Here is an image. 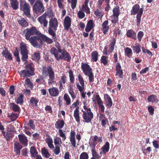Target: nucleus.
I'll use <instances>...</instances> for the list:
<instances>
[{"label": "nucleus", "instance_id": "f257e3e1", "mask_svg": "<svg viewBox=\"0 0 159 159\" xmlns=\"http://www.w3.org/2000/svg\"><path fill=\"white\" fill-rule=\"evenodd\" d=\"M58 27V22L57 19L55 18H52L49 22V27L48 32L49 34L52 37L54 41L57 40L56 31Z\"/></svg>", "mask_w": 159, "mask_h": 159}, {"label": "nucleus", "instance_id": "f03ea898", "mask_svg": "<svg viewBox=\"0 0 159 159\" xmlns=\"http://www.w3.org/2000/svg\"><path fill=\"white\" fill-rule=\"evenodd\" d=\"M42 74L45 76H48V84H51L54 82L55 74L51 66H43L42 69Z\"/></svg>", "mask_w": 159, "mask_h": 159}, {"label": "nucleus", "instance_id": "7ed1b4c3", "mask_svg": "<svg viewBox=\"0 0 159 159\" xmlns=\"http://www.w3.org/2000/svg\"><path fill=\"white\" fill-rule=\"evenodd\" d=\"M24 70H21L20 75L22 77H30L35 75L34 65L32 63L27 64L25 66Z\"/></svg>", "mask_w": 159, "mask_h": 159}, {"label": "nucleus", "instance_id": "20e7f679", "mask_svg": "<svg viewBox=\"0 0 159 159\" xmlns=\"http://www.w3.org/2000/svg\"><path fill=\"white\" fill-rule=\"evenodd\" d=\"M81 68L84 74L89 77V82H93L94 80V75L92 69L90 66L87 63L82 62Z\"/></svg>", "mask_w": 159, "mask_h": 159}, {"label": "nucleus", "instance_id": "39448f33", "mask_svg": "<svg viewBox=\"0 0 159 159\" xmlns=\"http://www.w3.org/2000/svg\"><path fill=\"white\" fill-rule=\"evenodd\" d=\"M20 11L28 17L31 18L30 7L25 0H20Z\"/></svg>", "mask_w": 159, "mask_h": 159}, {"label": "nucleus", "instance_id": "423d86ee", "mask_svg": "<svg viewBox=\"0 0 159 159\" xmlns=\"http://www.w3.org/2000/svg\"><path fill=\"white\" fill-rule=\"evenodd\" d=\"M61 55H59L58 53L54 56L56 59L57 61L63 60L65 61H66L68 62H70L71 57L70 54L65 49H63L61 52Z\"/></svg>", "mask_w": 159, "mask_h": 159}, {"label": "nucleus", "instance_id": "0eeeda50", "mask_svg": "<svg viewBox=\"0 0 159 159\" xmlns=\"http://www.w3.org/2000/svg\"><path fill=\"white\" fill-rule=\"evenodd\" d=\"M78 79L81 85H80L79 83H76V86L80 93L82 97L83 98H84L85 97V94L84 92L85 86L84 82L83 77L80 74H78Z\"/></svg>", "mask_w": 159, "mask_h": 159}, {"label": "nucleus", "instance_id": "6e6552de", "mask_svg": "<svg viewBox=\"0 0 159 159\" xmlns=\"http://www.w3.org/2000/svg\"><path fill=\"white\" fill-rule=\"evenodd\" d=\"M42 2V1L41 0H38L34 4L33 7L34 12L38 14L39 13H42L45 11Z\"/></svg>", "mask_w": 159, "mask_h": 159}, {"label": "nucleus", "instance_id": "1a4fd4ad", "mask_svg": "<svg viewBox=\"0 0 159 159\" xmlns=\"http://www.w3.org/2000/svg\"><path fill=\"white\" fill-rule=\"evenodd\" d=\"M39 31L35 27H32L30 28H27L23 32V34H25L26 39L27 40L30 39L31 36L37 35L39 34Z\"/></svg>", "mask_w": 159, "mask_h": 159}, {"label": "nucleus", "instance_id": "9d476101", "mask_svg": "<svg viewBox=\"0 0 159 159\" xmlns=\"http://www.w3.org/2000/svg\"><path fill=\"white\" fill-rule=\"evenodd\" d=\"M89 112L84 111L83 110V112L82 117L84 120V121L87 123L90 122L93 117V114L91 111V109H89Z\"/></svg>", "mask_w": 159, "mask_h": 159}, {"label": "nucleus", "instance_id": "9b49d317", "mask_svg": "<svg viewBox=\"0 0 159 159\" xmlns=\"http://www.w3.org/2000/svg\"><path fill=\"white\" fill-rule=\"evenodd\" d=\"M20 49L21 50V54L22 55V60L23 61H25L27 60L28 58V52L25 44H22L20 45Z\"/></svg>", "mask_w": 159, "mask_h": 159}, {"label": "nucleus", "instance_id": "f8f14e48", "mask_svg": "<svg viewBox=\"0 0 159 159\" xmlns=\"http://www.w3.org/2000/svg\"><path fill=\"white\" fill-rule=\"evenodd\" d=\"M55 42V46L56 48L53 47L51 48L50 51L51 54L53 55L54 56L57 54L59 53V52H61L62 50L61 49V47L60 43L58 42H57V41Z\"/></svg>", "mask_w": 159, "mask_h": 159}, {"label": "nucleus", "instance_id": "ddd939ff", "mask_svg": "<svg viewBox=\"0 0 159 159\" xmlns=\"http://www.w3.org/2000/svg\"><path fill=\"white\" fill-rule=\"evenodd\" d=\"M71 19L68 16H66L64 20L63 26L64 29L68 31L71 25Z\"/></svg>", "mask_w": 159, "mask_h": 159}, {"label": "nucleus", "instance_id": "4468645a", "mask_svg": "<svg viewBox=\"0 0 159 159\" xmlns=\"http://www.w3.org/2000/svg\"><path fill=\"white\" fill-rule=\"evenodd\" d=\"M47 14L44 13L41 16L39 17L38 18V20L40 24L43 25L44 27H47L48 22L46 20Z\"/></svg>", "mask_w": 159, "mask_h": 159}, {"label": "nucleus", "instance_id": "2eb2a0df", "mask_svg": "<svg viewBox=\"0 0 159 159\" xmlns=\"http://www.w3.org/2000/svg\"><path fill=\"white\" fill-rule=\"evenodd\" d=\"M48 92L50 95L53 97L58 96L59 94L58 89L56 87H53L52 88L49 89Z\"/></svg>", "mask_w": 159, "mask_h": 159}, {"label": "nucleus", "instance_id": "dca6fc26", "mask_svg": "<svg viewBox=\"0 0 159 159\" xmlns=\"http://www.w3.org/2000/svg\"><path fill=\"white\" fill-rule=\"evenodd\" d=\"M5 48V50H3L1 54L7 60H12V58L11 54L9 52L7 48Z\"/></svg>", "mask_w": 159, "mask_h": 159}, {"label": "nucleus", "instance_id": "f3484780", "mask_svg": "<svg viewBox=\"0 0 159 159\" xmlns=\"http://www.w3.org/2000/svg\"><path fill=\"white\" fill-rule=\"evenodd\" d=\"M94 24L93 20H89L87 23L85 29V31L87 32H89L94 27Z\"/></svg>", "mask_w": 159, "mask_h": 159}, {"label": "nucleus", "instance_id": "a211bd4d", "mask_svg": "<svg viewBox=\"0 0 159 159\" xmlns=\"http://www.w3.org/2000/svg\"><path fill=\"white\" fill-rule=\"evenodd\" d=\"M20 142L25 146L28 145V140L24 134H20L18 135Z\"/></svg>", "mask_w": 159, "mask_h": 159}, {"label": "nucleus", "instance_id": "6ab92c4d", "mask_svg": "<svg viewBox=\"0 0 159 159\" xmlns=\"http://www.w3.org/2000/svg\"><path fill=\"white\" fill-rule=\"evenodd\" d=\"M140 6L139 4H136L134 5L130 11L131 15H135L138 14L140 11Z\"/></svg>", "mask_w": 159, "mask_h": 159}, {"label": "nucleus", "instance_id": "aec40b11", "mask_svg": "<svg viewBox=\"0 0 159 159\" xmlns=\"http://www.w3.org/2000/svg\"><path fill=\"white\" fill-rule=\"evenodd\" d=\"M22 146L19 143L15 142L14 143V151L17 155H20V150Z\"/></svg>", "mask_w": 159, "mask_h": 159}, {"label": "nucleus", "instance_id": "412c9836", "mask_svg": "<svg viewBox=\"0 0 159 159\" xmlns=\"http://www.w3.org/2000/svg\"><path fill=\"white\" fill-rule=\"evenodd\" d=\"M109 21L107 20H105L102 24V31L104 34H107L109 29Z\"/></svg>", "mask_w": 159, "mask_h": 159}, {"label": "nucleus", "instance_id": "4be33fe9", "mask_svg": "<svg viewBox=\"0 0 159 159\" xmlns=\"http://www.w3.org/2000/svg\"><path fill=\"white\" fill-rule=\"evenodd\" d=\"M126 35L128 37L132 38L134 40L137 39L136 33L132 29L129 30L127 31Z\"/></svg>", "mask_w": 159, "mask_h": 159}, {"label": "nucleus", "instance_id": "5701e85b", "mask_svg": "<svg viewBox=\"0 0 159 159\" xmlns=\"http://www.w3.org/2000/svg\"><path fill=\"white\" fill-rule=\"evenodd\" d=\"M2 133L7 141L10 140V139L12 138L14 135L13 134L14 132L8 130H7L6 132H5L4 130Z\"/></svg>", "mask_w": 159, "mask_h": 159}, {"label": "nucleus", "instance_id": "b1692460", "mask_svg": "<svg viewBox=\"0 0 159 159\" xmlns=\"http://www.w3.org/2000/svg\"><path fill=\"white\" fill-rule=\"evenodd\" d=\"M143 8H141L139 12L137 14L136 16V25L137 26L140 25L141 20V17L143 14Z\"/></svg>", "mask_w": 159, "mask_h": 159}, {"label": "nucleus", "instance_id": "393cba45", "mask_svg": "<svg viewBox=\"0 0 159 159\" xmlns=\"http://www.w3.org/2000/svg\"><path fill=\"white\" fill-rule=\"evenodd\" d=\"M64 121L63 120H58L55 124V127L57 129H61L64 126Z\"/></svg>", "mask_w": 159, "mask_h": 159}, {"label": "nucleus", "instance_id": "a878e982", "mask_svg": "<svg viewBox=\"0 0 159 159\" xmlns=\"http://www.w3.org/2000/svg\"><path fill=\"white\" fill-rule=\"evenodd\" d=\"M10 2L11 7L13 10H16L19 8V2L17 0H10Z\"/></svg>", "mask_w": 159, "mask_h": 159}, {"label": "nucleus", "instance_id": "bb28decb", "mask_svg": "<svg viewBox=\"0 0 159 159\" xmlns=\"http://www.w3.org/2000/svg\"><path fill=\"white\" fill-rule=\"evenodd\" d=\"M95 15L99 18H102L103 15V12L102 10L101 7H99L94 12Z\"/></svg>", "mask_w": 159, "mask_h": 159}, {"label": "nucleus", "instance_id": "cd10ccee", "mask_svg": "<svg viewBox=\"0 0 159 159\" xmlns=\"http://www.w3.org/2000/svg\"><path fill=\"white\" fill-rule=\"evenodd\" d=\"M99 120L101 121L102 126L105 127V126L107 124V122H108V120L104 115L101 114L99 116Z\"/></svg>", "mask_w": 159, "mask_h": 159}, {"label": "nucleus", "instance_id": "c85d7f7f", "mask_svg": "<svg viewBox=\"0 0 159 159\" xmlns=\"http://www.w3.org/2000/svg\"><path fill=\"white\" fill-rule=\"evenodd\" d=\"M39 101L38 98L32 97L30 100V103L32 107H37V103Z\"/></svg>", "mask_w": 159, "mask_h": 159}, {"label": "nucleus", "instance_id": "c756f323", "mask_svg": "<svg viewBox=\"0 0 159 159\" xmlns=\"http://www.w3.org/2000/svg\"><path fill=\"white\" fill-rule=\"evenodd\" d=\"M134 52L136 54L139 53L141 51V46L139 43H136L134 46H131Z\"/></svg>", "mask_w": 159, "mask_h": 159}, {"label": "nucleus", "instance_id": "7c9ffc66", "mask_svg": "<svg viewBox=\"0 0 159 159\" xmlns=\"http://www.w3.org/2000/svg\"><path fill=\"white\" fill-rule=\"evenodd\" d=\"M17 20L18 23L23 27H26L28 25V23L24 18H21Z\"/></svg>", "mask_w": 159, "mask_h": 159}, {"label": "nucleus", "instance_id": "2f4dec72", "mask_svg": "<svg viewBox=\"0 0 159 159\" xmlns=\"http://www.w3.org/2000/svg\"><path fill=\"white\" fill-rule=\"evenodd\" d=\"M10 105L12 108V110L15 112H20V107L14 103H10Z\"/></svg>", "mask_w": 159, "mask_h": 159}, {"label": "nucleus", "instance_id": "473e14b6", "mask_svg": "<svg viewBox=\"0 0 159 159\" xmlns=\"http://www.w3.org/2000/svg\"><path fill=\"white\" fill-rule=\"evenodd\" d=\"M147 100L148 102H152V103L157 102L158 101L157 96L154 94L151 95L149 96Z\"/></svg>", "mask_w": 159, "mask_h": 159}, {"label": "nucleus", "instance_id": "72a5a7b5", "mask_svg": "<svg viewBox=\"0 0 159 159\" xmlns=\"http://www.w3.org/2000/svg\"><path fill=\"white\" fill-rule=\"evenodd\" d=\"M28 40L33 47H35L38 45V43H37L36 39V36L31 37Z\"/></svg>", "mask_w": 159, "mask_h": 159}, {"label": "nucleus", "instance_id": "f704fd0d", "mask_svg": "<svg viewBox=\"0 0 159 159\" xmlns=\"http://www.w3.org/2000/svg\"><path fill=\"white\" fill-rule=\"evenodd\" d=\"M105 96L107 99L106 106L108 108H111L112 105V102L111 98L107 94H105Z\"/></svg>", "mask_w": 159, "mask_h": 159}, {"label": "nucleus", "instance_id": "c9c22d12", "mask_svg": "<svg viewBox=\"0 0 159 159\" xmlns=\"http://www.w3.org/2000/svg\"><path fill=\"white\" fill-rule=\"evenodd\" d=\"M91 60L93 62H96L98 60V53L97 51H94L92 52L91 54Z\"/></svg>", "mask_w": 159, "mask_h": 159}, {"label": "nucleus", "instance_id": "e433bc0d", "mask_svg": "<svg viewBox=\"0 0 159 159\" xmlns=\"http://www.w3.org/2000/svg\"><path fill=\"white\" fill-rule=\"evenodd\" d=\"M41 152L42 155L46 158H49L50 156L48 150L44 148H42Z\"/></svg>", "mask_w": 159, "mask_h": 159}, {"label": "nucleus", "instance_id": "4c0bfd02", "mask_svg": "<svg viewBox=\"0 0 159 159\" xmlns=\"http://www.w3.org/2000/svg\"><path fill=\"white\" fill-rule=\"evenodd\" d=\"M24 95L22 94H19V96L17 97L16 102L17 104H19L20 105L23 104L24 102Z\"/></svg>", "mask_w": 159, "mask_h": 159}, {"label": "nucleus", "instance_id": "58836bf2", "mask_svg": "<svg viewBox=\"0 0 159 159\" xmlns=\"http://www.w3.org/2000/svg\"><path fill=\"white\" fill-rule=\"evenodd\" d=\"M30 152L32 157L35 158L38 155V152L34 147H31L30 148Z\"/></svg>", "mask_w": 159, "mask_h": 159}, {"label": "nucleus", "instance_id": "ea45409f", "mask_svg": "<svg viewBox=\"0 0 159 159\" xmlns=\"http://www.w3.org/2000/svg\"><path fill=\"white\" fill-rule=\"evenodd\" d=\"M113 16H119L120 15V9L119 6H116L112 10Z\"/></svg>", "mask_w": 159, "mask_h": 159}, {"label": "nucleus", "instance_id": "a19ab883", "mask_svg": "<svg viewBox=\"0 0 159 159\" xmlns=\"http://www.w3.org/2000/svg\"><path fill=\"white\" fill-rule=\"evenodd\" d=\"M63 99L66 102V105H69L71 103V99L69 95L66 93L64 94L63 96Z\"/></svg>", "mask_w": 159, "mask_h": 159}, {"label": "nucleus", "instance_id": "79ce46f5", "mask_svg": "<svg viewBox=\"0 0 159 159\" xmlns=\"http://www.w3.org/2000/svg\"><path fill=\"white\" fill-rule=\"evenodd\" d=\"M124 51L125 56L129 58H130V57L133 53L131 49L128 47H126L125 48Z\"/></svg>", "mask_w": 159, "mask_h": 159}, {"label": "nucleus", "instance_id": "37998d69", "mask_svg": "<svg viewBox=\"0 0 159 159\" xmlns=\"http://www.w3.org/2000/svg\"><path fill=\"white\" fill-rule=\"evenodd\" d=\"M19 115L17 113H12L11 115H8V117L9 118L11 121H15L18 117Z\"/></svg>", "mask_w": 159, "mask_h": 159}, {"label": "nucleus", "instance_id": "c03bdc74", "mask_svg": "<svg viewBox=\"0 0 159 159\" xmlns=\"http://www.w3.org/2000/svg\"><path fill=\"white\" fill-rule=\"evenodd\" d=\"M110 144L109 142H107L106 143L105 145L103 146L102 148V150L103 153H106L108 152L109 149Z\"/></svg>", "mask_w": 159, "mask_h": 159}, {"label": "nucleus", "instance_id": "a18cd8bd", "mask_svg": "<svg viewBox=\"0 0 159 159\" xmlns=\"http://www.w3.org/2000/svg\"><path fill=\"white\" fill-rule=\"evenodd\" d=\"M68 73L70 82L72 84L74 83L75 81V77L72 70H69Z\"/></svg>", "mask_w": 159, "mask_h": 159}, {"label": "nucleus", "instance_id": "49530a36", "mask_svg": "<svg viewBox=\"0 0 159 159\" xmlns=\"http://www.w3.org/2000/svg\"><path fill=\"white\" fill-rule=\"evenodd\" d=\"M40 58V53L39 52L34 53L32 56V59L35 61H38Z\"/></svg>", "mask_w": 159, "mask_h": 159}, {"label": "nucleus", "instance_id": "de8ad7c7", "mask_svg": "<svg viewBox=\"0 0 159 159\" xmlns=\"http://www.w3.org/2000/svg\"><path fill=\"white\" fill-rule=\"evenodd\" d=\"M119 16H111V22L113 24L114 26L116 25V24L118 22L119 20Z\"/></svg>", "mask_w": 159, "mask_h": 159}, {"label": "nucleus", "instance_id": "09e8293b", "mask_svg": "<svg viewBox=\"0 0 159 159\" xmlns=\"http://www.w3.org/2000/svg\"><path fill=\"white\" fill-rule=\"evenodd\" d=\"M42 39L48 44H51L53 42V41L51 39L45 35H42Z\"/></svg>", "mask_w": 159, "mask_h": 159}, {"label": "nucleus", "instance_id": "8fccbe9b", "mask_svg": "<svg viewBox=\"0 0 159 159\" xmlns=\"http://www.w3.org/2000/svg\"><path fill=\"white\" fill-rule=\"evenodd\" d=\"M25 86H28L30 88H32L33 87V84L31 82L30 79L27 78L25 80Z\"/></svg>", "mask_w": 159, "mask_h": 159}, {"label": "nucleus", "instance_id": "3c124183", "mask_svg": "<svg viewBox=\"0 0 159 159\" xmlns=\"http://www.w3.org/2000/svg\"><path fill=\"white\" fill-rule=\"evenodd\" d=\"M116 43V40L114 38H112V41L110 43V50L112 52L114 48V46Z\"/></svg>", "mask_w": 159, "mask_h": 159}, {"label": "nucleus", "instance_id": "603ef678", "mask_svg": "<svg viewBox=\"0 0 159 159\" xmlns=\"http://www.w3.org/2000/svg\"><path fill=\"white\" fill-rule=\"evenodd\" d=\"M92 154L93 157L92 158H94L95 159H99L100 156L96 152L95 149H91Z\"/></svg>", "mask_w": 159, "mask_h": 159}, {"label": "nucleus", "instance_id": "864d4df0", "mask_svg": "<svg viewBox=\"0 0 159 159\" xmlns=\"http://www.w3.org/2000/svg\"><path fill=\"white\" fill-rule=\"evenodd\" d=\"M46 142L47 143L49 147L51 149L54 148V146L52 144V139L48 138L47 139Z\"/></svg>", "mask_w": 159, "mask_h": 159}, {"label": "nucleus", "instance_id": "5fc2aeb1", "mask_svg": "<svg viewBox=\"0 0 159 159\" xmlns=\"http://www.w3.org/2000/svg\"><path fill=\"white\" fill-rule=\"evenodd\" d=\"M108 57L104 56H103L101 57L100 62L101 63H103L104 65L106 66L108 63L107 59Z\"/></svg>", "mask_w": 159, "mask_h": 159}, {"label": "nucleus", "instance_id": "6e6d98bb", "mask_svg": "<svg viewBox=\"0 0 159 159\" xmlns=\"http://www.w3.org/2000/svg\"><path fill=\"white\" fill-rule=\"evenodd\" d=\"M89 155L87 152H84L80 155L79 159H88Z\"/></svg>", "mask_w": 159, "mask_h": 159}, {"label": "nucleus", "instance_id": "4d7b16f0", "mask_svg": "<svg viewBox=\"0 0 159 159\" xmlns=\"http://www.w3.org/2000/svg\"><path fill=\"white\" fill-rule=\"evenodd\" d=\"M96 99L99 107L103 105V102L98 95L96 96Z\"/></svg>", "mask_w": 159, "mask_h": 159}, {"label": "nucleus", "instance_id": "13d9d810", "mask_svg": "<svg viewBox=\"0 0 159 159\" xmlns=\"http://www.w3.org/2000/svg\"><path fill=\"white\" fill-rule=\"evenodd\" d=\"M68 2L71 4V7L72 9H74L76 5L77 0H68Z\"/></svg>", "mask_w": 159, "mask_h": 159}, {"label": "nucleus", "instance_id": "bf43d9fd", "mask_svg": "<svg viewBox=\"0 0 159 159\" xmlns=\"http://www.w3.org/2000/svg\"><path fill=\"white\" fill-rule=\"evenodd\" d=\"M82 10L86 13L90 14V9L88 7V5L85 6V5H83L82 7Z\"/></svg>", "mask_w": 159, "mask_h": 159}, {"label": "nucleus", "instance_id": "052dcab7", "mask_svg": "<svg viewBox=\"0 0 159 159\" xmlns=\"http://www.w3.org/2000/svg\"><path fill=\"white\" fill-rule=\"evenodd\" d=\"M27 125L30 126V128L34 130L35 129V126L34 124V122L32 120H29L28 123L27 124Z\"/></svg>", "mask_w": 159, "mask_h": 159}, {"label": "nucleus", "instance_id": "680f3d73", "mask_svg": "<svg viewBox=\"0 0 159 159\" xmlns=\"http://www.w3.org/2000/svg\"><path fill=\"white\" fill-rule=\"evenodd\" d=\"M74 116L76 121L79 123H80V119L79 112H74Z\"/></svg>", "mask_w": 159, "mask_h": 159}, {"label": "nucleus", "instance_id": "e2e57ef3", "mask_svg": "<svg viewBox=\"0 0 159 159\" xmlns=\"http://www.w3.org/2000/svg\"><path fill=\"white\" fill-rule=\"evenodd\" d=\"M58 132L59 136L62 138V140L64 141L66 138L65 134L63 132L62 130L61 129L58 130Z\"/></svg>", "mask_w": 159, "mask_h": 159}, {"label": "nucleus", "instance_id": "0e129e2a", "mask_svg": "<svg viewBox=\"0 0 159 159\" xmlns=\"http://www.w3.org/2000/svg\"><path fill=\"white\" fill-rule=\"evenodd\" d=\"M103 1L107 3V5L106 7L105 8V11H109L110 8V6L109 3L110 2V0H102Z\"/></svg>", "mask_w": 159, "mask_h": 159}, {"label": "nucleus", "instance_id": "69168bd1", "mask_svg": "<svg viewBox=\"0 0 159 159\" xmlns=\"http://www.w3.org/2000/svg\"><path fill=\"white\" fill-rule=\"evenodd\" d=\"M60 152V147L59 146H56L55 149L53 150L54 153L56 155H58Z\"/></svg>", "mask_w": 159, "mask_h": 159}, {"label": "nucleus", "instance_id": "338daca9", "mask_svg": "<svg viewBox=\"0 0 159 159\" xmlns=\"http://www.w3.org/2000/svg\"><path fill=\"white\" fill-rule=\"evenodd\" d=\"M64 2V0H57V3L60 9H63L64 5L62 3Z\"/></svg>", "mask_w": 159, "mask_h": 159}, {"label": "nucleus", "instance_id": "774afa93", "mask_svg": "<svg viewBox=\"0 0 159 159\" xmlns=\"http://www.w3.org/2000/svg\"><path fill=\"white\" fill-rule=\"evenodd\" d=\"M143 33L142 31H139L138 34V38L139 41H141L142 38L143 36Z\"/></svg>", "mask_w": 159, "mask_h": 159}]
</instances>
